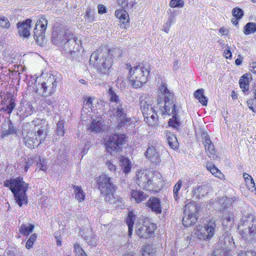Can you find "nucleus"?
I'll list each match as a JSON object with an SVG mask.
<instances>
[{
  "mask_svg": "<svg viewBox=\"0 0 256 256\" xmlns=\"http://www.w3.org/2000/svg\"><path fill=\"white\" fill-rule=\"evenodd\" d=\"M154 230V226L150 224L146 225L144 224L137 223L136 226V232L140 237L147 238L152 236Z\"/></svg>",
  "mask_w": 256,
  "mask_h": 256,
  "instance_id": "17",
  "label": "nucleus"
},
{
  "mask_svg": "<svg viewBox=\"0 0 256 256\" xmlns=\"http://www.w3.org/2000/svg\"><path fill=\"white\" fill-rule=\"evenodd\" d=\"M204 93V90L202 88L198 89L196 90L194 92V96L196 99L200 98H202L203 96Z\"/></svg>",
  "mask_w": 256,
  "mask_h": 256,
  "instance_id": "58",
  "label": "nucleus"
},
{
  "mask_svg": "<svg viewBox=\"0 0 256 256\" xmlns=\"http://www.w3.org/2000/svg\"><path fill=\"white\" fill-rule=\"evenodd\" d=\"M73 34L68 30H55L52 33V42L58 46L62 47L64 42L70 38H72Z\"/></svg>",
  "mask_w": 256,
  "mask_h": 256,
  "instance_id": "15",
  "label": "nucleus"
},
{
  "mask_svg": "<svg viewBox=\"0 0 256 256\" xmlns=\"http://www.w3.org/2000/svg\"><path fill=\"white\" fill-rule=\"evenodd\" d=\"M34 226L32 224H27L21 225L20 232L22 235L28 236L32 232Z\"/></svg>",
  "mask_w": 256,
  "mask_h": 256,
  "instance_id": "36",
  "label": "nucleus"
},
{
  "mask_svg": "<svg viewBox=\"0 0 256 256\" xmlns=\"http://www.w3.org/2000/svg\"><path fill=\"white\" fill-rule=\"evenodd\" d=\"M220 211L222 212L224 224L231 226L234 221V214L232 212L228 211L226 208H222Z\"/></svg>",
  "mask_w": 256,
  "mask_h": 256,
  "instance_id": "27",
  "label": "nucleus"
},
{
  "mask_svg": "<svg viewBox=\"0 0 256 256\" xmlns=\"http://www.w3.org/2000/svg\"><path fill=\"white\" fill-rule=\"evenodd\" d=\"M108 93L110 100L118 104L116 108H114L115 110L114 115L118 120V127L120 128L130 126L132 124V120L127 116L126 111L120 104L118 96L112 90V88H109Z\"/></svg>",
  "mask_w": 256,
  "mask_h": 256,
  "instance_id": "5",
  "label": "nucleus"
},
{
  "mask_svg": "<svg viewBox=\"0 0 256 256\" xmlns=\"http://www.w3.org/2000/svg\"><path fill=\"white\" fill-rule=\"evenodd\" d=\"M115 16L123 24L129 22L128 14L126 9H120L115 12Z\"/></svg>",
  "mask_w": 256,
  "mask_h": 256,
  "instance_id": "33",
  "label": "nucleus"
},
{
  "mask_svg": "<svg viewBox=\"0 0 256 256\" xmlns=\"http://www.w3.org/2000/svg\"><path fill=\"white\" fill-rule=\"evenodd\" d=\"M36 234H32L30 236V238H28L26 243V248L30 249L31 248H32L34 241L36 240Z\"/></svg>",
  "mask_w": 256,
  "mask_h": 256,
  "instance_id": "51",
  "label": "nucleus"
},
{
  "mask_svg": "<svg viewBox=\"0 0 256 256\" xmlns=\"http://www.w3.org/2000/svg\"><path fill=\"white\" fill-rule=\"evenodd\" d=\"M184 6L183 0H170V6L172 8H182Z\"/></svg>",
  "mask_w": 256,
  "mask_h": 256,
  "instance_id": "49",
  "label": "nucleus"
},
{
  "mask_svg": "<svg viewBox=\"0 0 256 256\" xmlns=\"http://www.w3.org/2000/svg\"><path fill=\"white\" fill-rule=\"evenodd\" d=\"M106 166L112 172L116 171V168L110 160H108L106 162Z\"/></svg>",
  "mask_w": 256,
  "mask_h": 256,
  "instance_id": "59",
  "label": "nucleus"
},
{
  "mask_svg": "<svg viewBox=\"0 0 256 256\" xmlns=\"http://www.w3.org/2000/svg\"><path fill=\"white\" fill-rule=\"evenodd\" d=\"M210 190V186L208 184L202 183L196 185L192 188V194L193 198L200 200L206 196Z\"/></svg>",
  "mask_w": 256,
  "mask_h": 256,
  "instance_id": "18",
  "label": "nucleus"
},
{
  "mask_svg": "<svg viewBox=\"0 0 256 256\" xmlns=\"http://www.w3.org/2000/svg\"><path fill=\"white\" fill-rule=\"evenodd\" d=\"M64 133V123L63 121H59L57 123L56 134L58 136H63Z\"/></svg>",
  "mask_w": 256,
  "mask_h": 256,
  "instance_id": "50",
  "label": "nucleus"
},
{
  "mask_svg": "<svg viewBox=\"0 0 256 256\" xmlns=\"http://www.w3.org/2000/svg\"><path fill=\"white\" fill-rule=\"evenodd\" d=\"M126 136L124 134H114L109 136L106 142L108 152L119 151L126 142Z\"/></svg>",
  "mask_w": 256,
  "mask_h": 256,
  "instance_id": "12",
  "label": "nucleus"
},
{
  "mask_svg": "<svg viewBox=\"0 0 256 256\" xmlns=\"http://www.w3.org/2000/svg\"><path fill=\"white\" fill-rule=\"evenodd\" d=\"M206 167L207 170L215 176L220 178H222L224 177V175L212 163L210 162L207 164Z\"/></svg>",
  "mask_w": 256,
  "mask_h": 256,
  "instance_id": "35",
  "label": "nucleus"
},
{
  "mask_svg": "<svg viewBox=\"0 0 256 256\" xmlns=\"http://www.w3.org/2000/svg\"><path fill=\"white\" fill-rule=\"evenodd\" d=\"M74 192H75V198L78 200L79 202H82L84 200V194L80 186H74Z\"/></svg>",
  "mask_w": 256,
  "mask_h": 256,
  "instance_id": "41",
  "label": "nucleus"
},
{
  "mask_svg": "<svg viewBox=\"0 0 256 256\" xmlns=\"http://www.w3.org/2000/svg\"><path fill=\"white\" fill-rule=\"evenodd\" d=\"M146 206L156 214L162 213V207L159 198L152 197L146 202Z\"/></svg>",
  "mask_w": 256,
  "mask_h": 256,
  "instance_id": "24",
  "label": "nucleus"
},
{
  "mask_svg": "<svg viewBox=\"0 0 256 256\" xmlns=\"http://www.w3.org/2000/svg\"><path fill=\"white\" fill-rule=\"evenodd\" d=\"M202 143L204 146L205 150L207 152L208 156L209 154H214L216 152V150L214 148V146L208 134L203 132L202 134Z\"/></svg>",
  "mask_w": 256,
  "mask_h": 256,
  "instance_id": "23",
  "label": "nucleus"
},
{
  "mask_svg": "<svg viewBox=\"0 0 256 256\" xmlns=\"http://www.w3.org/2000/svg\"><path fill=\"white\" fill-rule=\"evenodd\" d=\"M97 182L101 194L104 196V200L110 204H114L116 200L113 193L116 190V187L112 178L102 174L98 178Z\"/></svg>",
  "mask_w": 256,
  "mask_h": 256,
  "instance_id": "8",
  "label": "nucleus"
},
{
  "mask_svg": "<svg viewBox=\"0 0 256 256\" xmlns=\"http://www.w3.org/2000/svg\"><path fill=\"white\" fill-rule=\"evenodd\" d=\"M254 99H250V100H248L247 102H246V103H247V105L248 107V108L254 112H256V109H255L254 107H253V104H254Z\"/></svg>",
  "mask_w": 256,
  "mask_h": 256,
  "instance_id": "63",
  "label": "nucleus"
},
{
  "mask_svg": "<svg viewBox=\"0 0 256 256\" xmlns=\"http://www.w3.org/2000/svg\"><path fill=\"white\" fill-rule=\"evenodd\" d=\"M232 252L218 247L214 252L212 256H232Z\"/></svg>",
  "mask_w": 256,
  "mask_h": 256,
  "instance_id": "39",
  "label": "nucleus"
},
{
  "mask_svg": "<svg viewBox=\"0 0 256 256\" xmlns=\"http://www.w3.org/2000/svg\"><path fill=\"white\" fill-rule=\"evenodd\" d=\"M80 41L75 36L70 38L64 42L62 46V52L70 58H74L78 57L81 48Z\"/></svg>",
  "mask_w": 256,
  "mask_h": 256,
  "instance_id": "10",
  "label": "nucleus"
},
{
  "mask_svg": "<svg viewBox=\"0 0 256 256\" xmlns=\"http://www.w3.org/2000/svg\"><path fill=\"white\" fill-rule=\"evenodd\" d=\"M216 246L231 251V249L235 246V244L232 237L228 232H226L220 238Z\"/></svg>",
  "mask_w": 256,
  "mask_h": 256,
  "instance_id": "19",
  "label": "nucleus"
},
{
  "mask_svg": "<svg viewBox=\"0 0 256 256\" xmlns=\"http://www.w3.org/2000/svg\"><path fill=\"white\" fill-rule=\"evenodd\" d=\"M150 114L151 115L149 116V118L145 120L150 126L154 124L158 119V115L155 110Z\"/></svg>",
  "mask_w": 256,
  "mask_h": 256,
  "instance_id": "47",
  "label": "nucleus"
},
{
  "mask_svg": "<svg viewBox=\"0 0 256 256\" xmlns=\"http://www.w3.org/2000/svg\"><path fill=\"white\" fill-rule=\"evenodd\" d=\"M161 153L160 150L153 146H149L144 155L152 162L157 165L162 162Z\"/></svg>",
  "mask_w": 256,
  "mask_h": 256,
  "instance_id": "16",
  "label": "nucleus"
},
{
  "mask_svg": "<svg viewBox=\"0 0 256 256\" xmlns=\"http://www.w3.org/2000/svg\"><path fill=\"white\" fill-rule=\"evenodd\" d=\"M200 206L194 202H190L185 205L184 212L191 215H196L198 218Z\"/></svg>",
  "mask_w": 256,
  "mask_h": 256,
  "instance_id": "22",
  "label": "nucleus"
},
{
  "mask_svg": "<svg viewBox=\"0 0 256 256\" xmlns=\"http://www.w3.org/2000/svg\"><path fill=\"white\" fill-rule=\"evenodd\" d=\"M2 137L16 134V130L15 127L14 126L12 122L10 121H8L7 122L2 124Z\"/></svg>",
  "mask_w": 256,
  "mask_h": 256,
  "instance_id": "26",
  "label": "nucleus"
},
{
  "mask_svg": "<svg viewBox=\"0 0 256 256\" xmlns=\"http://www.w3.org/2000/svg\"><path fill=\"white\" fill-rule=\"evenodd\" d=\"M118 2L122 8L126 9L128 7V0H118Z\"/></svg>",
  "mask_w": 256,
  "mask_h": 256,
  "instance_id": "60",
  "label": "nucleus"
},
{
  "mask_svg": "<svg viewBox=\"0 0 256 256\" xmlns=\"http://www.w3.org/2000/svg\"><path fill=\"white\" fill-rule=\"evenodd\" d=\"M119 162L123 172L124 174L128 173L132 168L130 160L123 156H120L119 158Z\"/></svg>",
  "mask_w": 256,
  "mask_h": 256,
  "instance_id": "30",
  "label": "nucleus"
},
{
  "mask_svg": "<svg viewBox=\"0 0 256 256\" xmlns=\"http://www.w3.org/2000/svg\"><path fill=\"white\" fill-rule=\"evenodd\" d=\"M229 30L224 27H222L219 29V32L222 36H228Z\"/></svg>",
  "mask_w": 256,
  "mask_h": 256,
  "instance_id": "64",
  "label": "nucleus"
},
{
  "mask_svg": "<svg viewBox=\"0 0 256 256\" xmlns=\"http://www.w3.org/2000/svg\"><path fill=\"white\" fill-rule=\"evenodd\" d=\"M140 106L142 105L150 104H152V100L149 94H143L140 98Z\"/></svg>",
  "mask_w": 256,
  "mask_h": 256,
  "instance_id": "40",
  "label": "nucleus"
},
{
  "mask_svg": "<svg viewBox=\"0 0 256 256\" xmlns=\"http://www.w3.org/2000/svg\"><path fill=\"white\" fill-rule=\"evenodd\" d=\"M0 26L6 29L10 28V23L6 17L0 16Z\"/></svg>",
  "mask_w": 256,
  "mask_h": 256,
  "instance_id": "48",
  "label": "nucleus"
},
{
  "mask_svg": "<svg viewBox=\"0 0 256 256\" xmlns=\"http://www.w3.org/2000/svg\"><path fill=\"white\" fill-rule=\"evenodd\" d=\"M15 106L16 104L12 100L8 101V103L6 105V108H8V114H10L12 113Z\"/></svg>",
  "mask_w": 256,
  "mask_h": 256,
  "instance_id": "55",
  "label": "nucleus"
},
{
  "mask_svg": "<svg viewBox=\"0 0 256 256\" xmlns=\"http://www.w3.org/2000/svg\"><path fill=\"white\" fill-rule=\"evenodd\" d=\"M246 185L248 188L250 190L251 192H254L256 190L255 184L254 182V180L252 178H250L249 180H246Z\"/></svg>",
  "mask_w": 256,
  "mask_h": 256,
  "instance_id": "53",
  "label": "nucleus"
},
{
  "mask_svg": "<svg viewBox=\"0 0 256 256\" xmlns=\"http://www.w3.org/2000/svg\"><path fill=\"white\" fill-rule=\"evenodd\" d=\"M80 233L86 240H88L89 238H91L92 236H93L92 228H84L80 230Z\"/></svg>",
  "mask_w": 256,
  "mask_h": 256,
  "instance_id": "42",
  "label": "nucleus"
},
{
  "mask_svg": "<svg viewBox=\"0 0 256 256\" xmlns=\"http://www.w3.org/2000/svg\"><path fill=\"white\" fill-rule=\"evenodd\" d=\"M22 142L26 146L34 149L41 144L47 136L45 126L38 128L36 132L22 131Z\"/></svg>",
  "mask_w": 256,
  "mask_h": 256,
  "instance_id": "7",
  "label": "nucleus"
},
{
  "mask_svg": "<svg viewBox=\"0 0 256 256\" xmlns=\"http://www.w3.org/2000/svg\"><path fill=\"white\" fill-rule=\"evenodd\" d=\"M98 13L99 14H103L106 12V8L103 4H100L98 6Z\"/></svg>",
  "mask_w": 256,
  "mask_h": 256,
  "instance_id": "62",
  "label": "nucleus"
},
{
  "mask_svg": "<svg viewBox=\"0 0 256 256\" xmlns=\"http://www.w3.org/2000/svg\"><path fill=\"white\" fill-rule=\"evenodd\" d=\"M214 219H209L203 226H196L194 230V236L199 240H210L215 234L217 228Z\"/></svg>",
  "mask_w": 256,
  "mask_h": 256,
  "instance_id": "9",
  "label": "nucleus"
},
{
  "mask_svg": "<svg viewBox=\"0 0 256 256\" xmlns=\"http://www.w3.org/2000/svg\"><path fill=\"white\" fill-rule=\"evenodd\" d=\"M74 250L76 253V256H87L84 251L78 244L74 246Z\"/></svg>",
  "mask_w": 256,
  "mask_h": 256,
  "instance_id": "52",
  "label": "nucleus"
},
{
  "mask_svg": "<svg viewBox=\"0 0 256 256\" xmlns=\"http://www.w3.org/2000/svg\"><path fill=\"white\" fill-rule=\"evenodd\" d=\"M150 248L148 246H145L142 250V256H151L150 254Z\"/></svg>",
  "mask_w": 256,
  "mask_h": 256,
  "instance_id": "61",
  "label": "nucleus"
},
{
  "mask_svg": "<svg viewBox=\"0 0 256 256\" xmlns=\"http://www.w3.org/2000/svg\"><path fill=\"white\" fill-rule=\"evenodd\" d=\"M136 218V214L134 213L133 211L129 212L128 216L126 219V224L128 228V236H131L132 232V228L134 224V221Z\"/></svg>",
  "mask_w": 256,
  "mask_h": 256,
  "instance_id": "31",
  "label": "nucleus"
},
{
  "mask_svg": "<svg viewBox=\"0 0 256 256\" xmlns=\"http://www.w3.org/2000/svg\"><path fill=\"white\" fill-rule=\"evenodd\" d=\"M55 103L54 98H46L42 102V104L47 106L50 105H53Z\"/></svg>",
  "mask_w": 256,
  "mask_h": 256,
  "instance_id": "56",
  "label": "nucleus"
},
{
  "mask_svg": "<svg viewBox=\"0 0 256 256\" xmlns=\"http://www.w3.org/2000/svg\"><path fill=\"white\" fill-rule=\"evenodd\" d=\"M32 20L27 19L22 23L18 22L17 24V28L18 30L20 36L23 38H28L30 35V29L31 28Z\"/></svg>",
  "mask_w": 256,
  "mask_h": 256,
  "instance_id": "20",
  "label": "nucleus"
},
{
  "mask_svg": "<svg viewBox=\"0 0 256 256\" xmlns=\"http://www.w3.org/2000/svg\"><path fill=\"white\" fill-rule=\"evenodd\" d=\"M232 14L233 16L236 18L237 20H240L244 16V11L240 8H235L232 10Z\"/></svg>",
  "mask_w": 256,
  "mask_h": 256,
  "instance_id": "44",
  "label": "nucleus"
},
{
  "mask_svg": "<svg viewBox=\"0 0 256 256\" xmlns=\"http://www.w3.org/2000/svg\"><path fill=\"white\" fill-rule=\"evenodd\" d=\"M92 98L91 97L88 98L84 102V106L85 107L88 106V108H94L92 106Z\"/></svg>",
  "mask_w": 256,
  "mask_h": 256,
  "instance_id": "57",
  "label": "nucleus"
},
{
  "mask_svg": "<svg viewBox=\"0 0 256 256\" xmlns=\"http://www.w3.org/2000/svg\"><path fill=\"white\" fill-rule=\"evenodd\" d=\"M103 127L102 122L100 118L94 119L88 129L92 132H98L102 130Z\"/></svg>",
  "mask_w": 256,
  "mask_h": 256,
  "instance_id": "34",
  "label": "nucleus"
},
{
  "mask_svg": "<svg viewBox=\"0 0 256 256\" xmlns=\"http://www.w3.org/2000/svg\"><path fill=\"white\" fill-rule=\"evenodd\" d=\"M161 90L164 97V100L162 98H159L157 100L160 113L162 116H171L172 118L169 120L168 126L178 130L181 125L179 116L180 108L174 102V94L170 92L166 86H162Z\"/></svg>",
  "mask_w": 256,
  "mask_h": 256,
  "instance_id": "1",
  "label": "nucleus"
},
{
  "mask_svg": "<svg viewBox=\"0 0 256 256\" xmlns=\"http://www.w3.org/2000/svg\"><path fill=\"white\" fill-rule=\"evenodd\" d=\"M130 195L137 203L144 200L148 197V195L144 194L143 192L137 190H132L130 192Z\"/></svg>",
  "mask_w": 256,
  "mask_h": 256,
  "instance_id": "32",
  "label": "nucleus"
},
{
  "mask_svg": "<svg viewBox=\"0 0 256 256\" xmlns=\"http://www.w3.org/2000/svg\"><path fill=\"white\" fill-rule=\"evenodd\" d=\"M111 50L106 46H101L90 56V64L102 74H107L112 66V59L110 56Z\"/></svg>",
  "mask_w": 256,
  "mask_h": 256,
  "instance_id": "2",
  "label": "nucleus"
},
{
  "mask_svg": "<svg viewBox=\"0 0 256 256\" xmlns=\"http://www.w3.org/2000/svg\"><path fill=\"white\" fill-rule=\"evenodd\" d=\"M256 32V24L254 22H248L244 26V32L245 34H250Z\"/></svg>",
  "mask_w": 256,
  "mask_h": 256,
  "instance_id": "38",
  "label": "nucleus"
},
{
  "mask_svg": "<svg viewBox=\"0 0 256 256\" xmlns=\"http://www.w3.org/2000/svg\"><path fill=\"white\" fill-rule=\"evenodd\" d=\"M56 82L54 76H50L48 80L38 86L36 85V93L42 96L47 97L54 94L56 88Z\"/></svg>",
  "mask_w": 256,
  "mask_h": 256,
  "instance_id": "11",
  "label": "nucleus"
},
{
  "mask_svg": "<svg viewBox=\"0 0 256 256\" xmlns=\"http://www.w3.org/2000/svg\"><path fill=\"white\" fill-rule=\"evenodd\" d=\"M188 180L187 179L182 178L175 184L173 188V194L175 200H178L180 198L179 192L182 186L186 188L188 187Z\"/></svg>",
  "mask_w": 256,
  "mask_h": 256,
  "instance_id": "21",
  "label": "nucleus"
},
{
  "mask_svg": "<svg viewBox=\"0 0 256 256\" xmlns=\"http://www.w3.org/2000/svg\"><path fill=\"white\" fill-rule=\"evenodd\" d=\"M240 235L246 240L252 242L256 240V218L252 214H243L238 224Z\"/></svg>",
  "mask_w": 256,
  "mask_h": 256,
  "instance_id": "4",
  "label": "nucleus"
},
{
  "mask_svg": "<svg viewBox=\"0 0 256 256\" xmlns=\"http://www.w3.org/2000/svg\"><path fill=\"white\" fill-rule=\"evenodd\" d=\"M46 164L47 162L44 158H40L39 162L37 164L36 170L39 169V170L46 171L48 168Z\"/></svg>",
  "mask_w": 256,
  "mask_h": 256,
  "instance_id": "46",
  "label": "nucleus"
},
{
  "mask_svg": "<svg viewBox=\"0 0 256 256\" xmlns=\"http://www.w3.org/2000/svg\"><path fill=\"white\" fill-rule=\"evenodd\" d=\"M174 16L173 14H171L166 22V26H168V28L164 30V31L166 32H168L170 28L172 23L174 22Z\"/></svg>",
  "mask_w": 256,
  "mask_h": 256,
  "instance_id": "54",
  "label": "nucleus"
},
{
  "mask_svg": "<svg viewBox=\"0 0 256 256\" xmlns=\"http://www.w3.org/2000/svg\"><path fill=\"white\" fill-rule=\"evenodd\" d=\"M168 144L172 149H176L178 146V142L177 138L174 134L170 131L164 132Z\"/></svg>",
  "mask_w": 256,
  "mask_h": 256,
  "instance_id": "28",
  "label": "nucleus"
},
{
  "mask_svg": "<svg viewBox=\"0 0 256 256\" xmlns=\"http://www.w3.org/2000/svg\"><path fill=\"white\" fill-rule=\"evenodd\" d=\"M239 84L244 92H247L249 90L248 78L246 75H244L240 79Z\"/></svg>",
  "mask_w": 256,
  "mask_h": 256,
  "instance_id": "37",
  "label": "nucleus"
},
{
  "mask_svg": "<svg viewBox=\"0 0 256 256\" xmlns=\"http://www.w3.org/2000/svg\"><path fill=\"white\" fill-rule=\"evenodd\" d=\"M152 174L146 170H138L136 174V182L138 185L144 190H150L152 189L153 180Z\"/></svg>",
  "mask_w": 256,
  "mask_h": 256,
  "instance_id": "14",
  "label": "nucleus"
},
{
  "mask_svg": "<svg viewBox=\"0 0 256 256\" xmlns=\"http://www.w3.org/2000/svg\"><path fill=\"white\" fill-rule=\"evenodd\" d=\"M198 218L196 215H191L184 212V216L182 220V224L185 227L190 226L196 223Z\"/></svg>",
  "mask_w": 256,
  "mask_h": 256,
  "instance_id": "29",
  "label": "nucleus"
},
{
  "mask_svg": "<svg viewBox=\"0 0 256 256\" xmlns=\"http://www.w3.org/2000/svg\"><path fill=\"white\" fill-rule=\"evenodd\" d=\"M84 18L88 22H92L94 20V11L90 8H88L84 16Z\"/></svg>",
  "mask_w": 256,
  "mask_h": 256,
  "instance_id": "45",
  "label": "nucleus"
},
{
  "mask_svg": "<svg viewBox=\"0 0 256 256\" xmlns=\"http://www.w3.org/2000/svg\"><path fill=\"white\" fill-rule=\"evenodd\" d=\"M4 186L8 188L14 194V200L20 206L28 204L26 192L28 184L23 181L22 178L7 180L4 182Z\"/></svg>",
  "mask_w": 256,
  "mask_h": 256,
  "instance_id": "3",
  "label": "nucleus"
},
{
  "mask_svg": "<svg viewBox=\"0 0 256 256\" xmlns=\"http://www.w3.org/2000/svg\"><path fill=\"white\" fill-rule=\"evenodd\" d=\"M150 66L142 64L138 66L130 68V81L134 88L141 87L148 80L150 74Z\"/></svg>",
  "mask_w": 256,
  "mask_h": 256,
  "instance_id": "6",
  "label": "nucleus"
},
{
  "mask_svg": "<svg viewBox=\"0 0 256 256\" xmlns=\"http://www.w3.org/2000/svg\"><path fill=\"white\" fill-rule=\"evenodd\" d=\"M140 106L142 114H148L152 113L155 110L152 106V104H148L146 105H142Z\"/></svg>",
  "mask_w": 256,
  "mask_h": 256,
  "instance_id": "43",
  "label": "nucleus"
},
{
  "mask_svg": "<svg viewBox=\"0 0 256 256\" xmlns=\"http://www.w3.org/2000/svg\"><path fill=\"white\" fill-rule=\"evenodd\" d=\"M34 108L30 102L21 104L19 108L20 116L23 117H26L31 115L34 112Z\"/></svg>",
  "mask_w": 256,
  "mask_h": 256,
  "instance_id": "25",
  "label": "nucleus"
},
{
  "mask_svg": "<svg viewBox=\"0 0 256 256\" xmlns=\"http://www.w3.org/2000/svg\"><path fill=\"white\" fill-rule=\"evenodd\" d=\"M48 20L41 17L36 22L34 30V38L38 44L42 46L45 39V32L48 25Z\"/></svg>",
  "mask_w": 256,
  "mask_h": 256,
  "instance_id": "13",
  "label": "nucleus"
}]
</instances>
